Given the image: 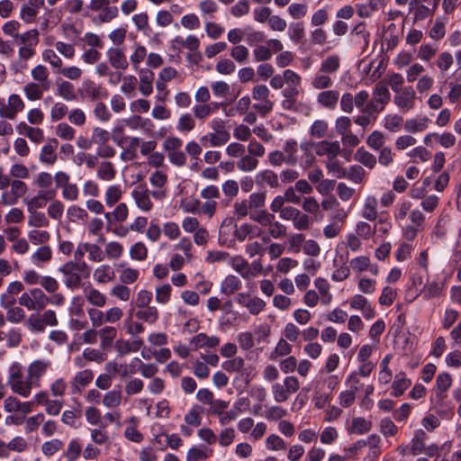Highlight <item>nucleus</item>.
Masks as SVG:
<instances>
[{
    "label": "nucleus",
    "mask_w": 461,
    "mask_h": 461,
    "mask_svg": "<svg viewBox=\"0 0 461 461\" xmlns=\"http://www.w3.org/2000/svg\"><path fill=\"white\" fill-rule=\"evenodd\" d=\"M59 272L63 275V282L70 290L78 289L82 280L88 278L91 268L86 262L68 261L59 267Z\"/></svg>",
    "instance_id": "1"
},
{
    "label": "nucleus",
    "mask_w": 461,
    "mask_h": 461,
    "mask_svg": "<svg viewBox=\"0 0 461 461\" xmlns=\"http://www.w3.org/2000/svg\"><path fill=\"white\" fill-rule=\"evenodd\" d=\"M7 384L13 393L23 397H28L31 394L32 388L34 384H31V378H24L22 366L18 363L12 365L9 370Z\"/></svg>",
    "instance_id": "2"
},
{
    "label": "nucleus",
    "mask_w": 461,
    "mask_h": 461,
    "mask_svg": "<svg viewBox=\"0 0 461 461\" xmlns=\"http://www.w3.org/2000/svg\"><path fill=\"white\" fill-rule=\"evenodd\" d=\"M300 388L299 380L295 376H286L284 383H275L271 391L276 402H286L290 394L296 393Z\"/></svg>",
    "instance_id": "3"
},
{
    "label": "nucleus",
    "mask_w": 461,
    "mask_h": 461,
    "mask_svg": "<svg viewBox=\"0 0 461 461\" xmlns=\"http://www.w3.org/2000/svg\"><path fill=\"white\" fill-rule=\"evenodd\" d=\"M416 94L411 86H405L396 93L393 98L394 104L403 112L411 110L415 104Z\"/></svg>",
    "instance_id": "4"
},
{
    "label": "nucleus",
    "mask_w": 461,
    "mask_h": 461,
    "mask_svg": "<svg viewBox=\"0 0 461 461\" xmlns=\"http://www.w3.org/2000/svg\"><path fill=\"white\" fill-rule=\"evenodd\" d=\"M82 97L86 98L91 102L104 98L107 96V91L101 86H97L94 81L87 79L83 82L82 89L80 90Z\"/></svg>",
    "instance_id": "5"
},
{
    "label": "nucleus",
    "mask_w": 461,
    "mask_h": 461,
    "mask_svg": "<svg viewBox=\"0 0 461 461\" xmlns=\"http://www.w3.org/2000/svg\"><path fill=\"white\" fill-rule=\"evenodd\" d=\"M50 366V362L43 360H35L29 366L28 376L31 378V384H34V387L41 385V378Z\"/></svg>",
    "instance_id": "6"
},
{
    "label": "nucleus",
    "mask_w": 461,
    "mask_h": 461,
    "mask_svg": "<svg viewBox=\"0 0 461 461\" xmlns=\"http://www.w3.org/2000/svg\"><path fill=\"white\" fill-rule=\"evenodd\" d=\"M340 152L339 141L321 140L316 144L315 153L318 156H328V159L335 158Z\"/></svg>",
    "instance_id": "7"
},
{
    "label": "nucleus",
    "mask_w": 461,
    "mask_h": 461,
    "mask_svg": "<svg viewBox=\"0 0 461 461\" xmlns=\"http://www.w3.org/2000/svg\"><path fill=\"white\" fill-rule=\"evenodd\" d=\"M56 195L54 190L50 191H40L36 196L30 200H26L28 212H36L35 209L42 208L45 206L47 201L52 200Z\"/></svg>",
    "instance_id": "8"
},
{
    "label": "nucleus",
    "mask_w": 461,
    "mask_h": 461,
    "mask_svg": "<svg viewBox=\"0 0 461 461\" xmlns=\"http://www.w3.org/2000/svg\"><path fill=\"white\" fill-rule=\"evenodd\" d=\"M220 344V339L216 336H207L205 333H199L192 338L190 345L194 350L201 348H214Z\"/></svg>",
    "instance_id": "9"
},
{
    "label": "nucleus",
    "mask_w": 461,
    "mask_h": 461,
    "mask_svg": "<svg viewBox=\"0 0 461 461\" xmlns=\"http://www.w3.org/2000/svg\"><path fill=\"white\" fill-rule=\"evenodd\" d=\"M58 146V140L55 138L50 139L41 149L40 161L48 165H53L57 160L56 149Z\"/></svg>",
    "instance_id": "10"
},
{
    "label": "nucleus",
    "mask_w": 461,
    "mask_h": 461,
    "mask_svg": "<svg viewBox=\"0 0 461 461\" xmlns=\"http://www.w3.org/2000/svg\"><path fill=\"white\" fill-rule=\"evenodd\" d=\"M106 55L113 68L124 70L129 67L127 58L121 49L110 48Z\"/></svg>",
    "instance_id": "11"
},
{
    "label": "nucleus",
    "mask_w": 461,
    "mask_h": 461,
    "mask_svg": "<svg viewBox=\"0 0 461 461\" xmlns=\"http://www.w3.org/2000/svg\"><path fill=\"white\" fill-rule=\"evenodd\" d=\"M25 105L19 95L13 94L8 97V104H6V113L5 118L14 120L17 113L24 109Z\"/></svg>",
    "instance_id": "12"
},
{
    "label": "nucleus",
    "mask_w": 461,
    "mask_h": 461,
    "mask_svg": "<svg viewBox=\"0 0 461 461\" xmlns=\"http://www.w3.org/2000/svg\"><path fill=\"white\" fill-rule=\"evenodd\" d=\"M132 197L135 200L137 206L145 212H149L152 208V203L149 196V192L141 185L137 186L132 191Z\"/></svg>",
    "instance_id": "13"
},
{
    "label": "nucleus",
    "mask_w": 461,
    "mask_h": 461,
    "mask_svg": "<svg viewBox=\"0 0 461 461\" xmlns=\"http://www.w3.org/2000/svg\"><path fill=\"white\" fill-rule=\"evenodd\" d=\"M117 335V330L114 327L105 326L98 330L100 337V348L105 351L109 349Z\"/></svg>",
    "instance_id": "14"
},
{
    "label": "nucleus",
    "mask_w": 461,
    "mask_h": 461,
    "mask_svg": "<svg viewBox=\"0 0 461 461\" xmlns=\"http://www.w3.org/2000/svg\"><path fill=\"white\" fill-rule=\"evenodd\" d=\"M256 183L260 186L268 185L271 188H276L279 185L277 175L270 169L258 173L256 176Z\"/></svg>",
    "instance_id": "15"
},
{
    "label": "nucleus",
    "mask_w": 461,
    "mask_h": 461,
    "mask_svg": "<svg viewBox=\"0 0 461 461\" xmlns=\"http://www.w3.org/2000/svg\"><path fill=\"white\" fill-rule=\"evenodd\" d=\"M372 99L376 103H380L384 106L390 102L391 94L385 83L380 81L375 85L372 92Z\"/></svg>",
    "instance_id": "16"
},
{
    "label": "nucleus",
    "mask_w": 461,
    "mask_h": 461,
    "mask_svg": "<svg viewBox=\"0 0 461 461\" xmlns=\"http://www.w3.org/2000/svg\"><path fill=\"white\" fill-rule=\"evenodd\" d=\"M339 93L336 90L321 92L317 96L318 103L328 109H334L337 106Z\"/></svg>",
    "instance_id": "17"
},
{
    "label": "nucleus",
    "mask_w": 461,
    "mask_h": 461,
    "mask_svg": "<svg viewBox=\"0 0 461 461\" xmlns=\"http://www.w3.org/2000/svg\"><path fill=\"white\" fill-rule=\"evenodd\" d=\"M32 77L37 81V83L41 84V86L44 88L45 91H49L51 86V83L49 80V70L43 65H38L32 69Z\"/></svg>",
    "instance_id": "18"
},
{
    "label": "nucleus",
    "mask_w": 461,
    "mask_h": 461,
    "mask_svg": "<svg viewBox=\"0 0 461 461\" xmlns=\"http://www.w3.org/2000/svg\"><path fill=\"white\" fill-rule=\"evenodd\" d=\"M154 80V73L151 70L145 69L140 72V92L148 96L152 93V82Z\"/></svg>",
    "instance_id": "19"
},
{
    "label": "nucleus",
    "mask_w": 461,
    "mask_h": 461,
    "mask_svg": "<svg viewBox=\"0 0 461 461\" xmlns=\"http://www.w3.org/2000/svg\"><path fill=\"white\" fill-rule=\"evenodd\" d=\"M427 438V434L422 429H418L414 432V436L411 439V454L412 456L420 455L425 450V439Z\"/></svg>",
    "instance_id": "20"
},
{
    "label": "nucleus",
    "mask_w": 461,
    "mask_h": 461,
    "mask_svg": "<svg viewBox=\"0 0 461 461\" xmlns=\"http://www.w3.org/2000/svg\"><path fill=\"white\" fill-rule=\"evenodd\" d=\"M411 384V380L407 379L403 373L397 374L392 384L393 391L391 394L394 397L402 395Z\"/></svg>",
    "instance_id": "21"
},
{
    "label": "nucleus",
    "mask_w": 461,
    "mask_h": 461,
    "mask_svg": "<svg viewBox=\"0 0 461 461\" xmlns=\"http://www.w3.org/2000/svg\"><path fill=\"white\" fill-rule=\"evenodd\" d=\"M115 273L112 267L102 265L95 268L94 272V279L100 284L107 283L113 280Z\"/></svg>",
    "instance_id": "22"
},
{
    "label": "nucleus",
    "mask_w": 461,
    "mask_h": 461,
    "mask_svg": "<svg viewBox=\"0 0 461 461\" xmlns=\"http://www.w3.org/2000/svg\"><path fill=\"white\" fill-rule=\"evenodd\" d=\"M30 292L33 305H35V311L43 310L51 303V298L47 296L41 289L32 288Z\"/></svg>",
    "instance_id": "23"
},
{
    "label": "nucleus",
    "mask_w": 461,
    "mask_h": 461,
    "mask_svg": "<svg viewBox=\"0 0 461 461\" xmlns=\"http://www.w3.org/2000/svg\"><path fill=\"white\" fill-rule=\"evenodd\" d=\"M268 161L272 166L279 167L283 163H286L288 165H295L296 164V157L295 156H285L283 152L279 150L272 151L268 154Z\"/></svg>",
    "instance_id": "24"
},
{
    "label": "nucleus",
    "mask_w": 461,
    "mask_h": 461,
    "mask_svg": "<svg viewBox=\"0 0 461 461\" xmlns=\"http://www.w3.org/2000/svg\"><path fill=\"white\" fill-rule=\"evenodd\" d=\"M354 158L370 169L374 168L376 165L375 156L366 150L363 147L357 149Z\"/></svg>",
    "instance_id": "25"
},
{
    "label": "nucleus",
    "mask_w": 461,
    "mask_h": 461,
    "mask_svg": "<svg viewBox=\"0 0 461 461\" xmlns=\"http://www.w3.org/2000/svg\"><path fill=\"white\" fill-rule=\"evenodd\" d=\"M43 92H46L41 84L36 82L27 83L23 86V93L26 98L30 101H37L41 99Z\"/></svg>",
    "instance_id": "26"
},
{
    "label": "nucleus",
    "mask_w": 461,
    "mask_h": 461,
    "mask_svg": "<svg viewBox=\"0 0 461 461\" xmlns=\"http://www.w3.org/2000/svg\"><path fill=\"white\" fill-rule=\"evenodd\" d=\"M232 267L243 277L249 278L254 276L255 273L252 272L251 267L247 260L241 257H236L232 259Z\"/></svg>",
    "instance_id": "27"
},
{
    "label": "nucleus",
    "mask_w": 461,
    "mask_h": 461,
    "mask_svg": "<svg viewBox=\"0 0 461 461\" xmlns=\"http://www.w3.org/2000/svg\"><path fill=\"white\" fill-rule=\"evenodd\" d=\"M372 429V422L366 420L365 418L357 417L352 420L351 427L348 429L349 433L362 435Z\"/></svg>",
    "instance_id": "28"
},
{
    "label": "nucleus",
    "mask_w": 461,
    "mask_h": 461,
    "mask_svg": "<svg viewBox=\"0 0 461 461\" xmlns=\"http://www.w3.org/2000/svg\"><path fill=\"white\" fill-rule=\"evenodd\" d=\"M94 378V374L91 370L86 369L81 372H78L73 380V393L75 392H80V389L78 388V385L85 387L89 383L92 382Z\"/></svg>",
    "instance_id": "29"
},
{
    "label": "nucleus",
    "mask_w": 461,
    "mask_h": 461,
    "mask_svg": "<svg viewBox=\"0 0 461 461\" xmlns=\"http://www.w3.org/2000/svg\"><path fill=\"white\" fill-rule=\"evenodd\" d=\"M240 280L235 276H228L221 283V292L226 295L232 294L240 288Z\"/></svg>",
    "instance_id": "30"
},
{
    "label": "nucleus",
    "mask_w": 461,
    "mask_h": 461,
    "mask_svg": "<svg viewBox=\"0 0 461 461\" xmlns=\"http://www.w3.org/2000/svg\"><path fill=\"white\" fill-rule=\"evenodd\" d=\"M428 123L429 119L427 117H422L419 120L410 119L405 122L404 130L411 133L423 131L427 129Z\"/></svg>",
    "instance_id": "31"
},
{
    "label": "nucleus",
    "mask_w": 461,
    "mask_h": 461,
    "mask_svg": "<svg viewBox=\"0 0 461 461\" xmlns=\"http://www.w3.org/2000/svg\"><path fill=\"white\" fill-rule=\"evenodd\" d=\"M104 217L109 223L113 219L116 221H123L128 217V207L123 203H119L113 212H106Z\"/></svg>",
    "instance_id": "32"
},
{
    "label": "nucleus",
    "mask_w": 461,
    "mask_h": 461,
    "mask_svg": "<svg viewBox=\"0 0 461 461\" xmlns=\"http://www.w3.org/2000/svg\"><path fill=\"white\" fill-rule=\"evenodd\" d=\"M212 454V449L202 448L201 447H193L187 452L186 461L203 460L211 456Z\"/></svg>",
    "instance_id": "33"
},
{
    "label": "nucleus",
    "mask_w": 461,
    "mask_h": 461,
    "mask_svg": "<svg viewBox=\"0 0 461 461\" xmlns=\"http://www.w3.org/2000/svg\"><path fill=\"white\" fill-rule=\"evenodd\" d=\"M339 58L337 55H331L321 62L320 71L325 74L334 73L339 68Z\"/></svg>",
    "instance_id": "34"
},
{
    "label": "nucleus",
    "mask_w": 461,
    "mask_h": 461,
    "mask_svg": "<svg viewBox=\"0 0 461 461\" xmlns=\"http://www.w3.org/2000/svg\"><path fill=\"white\" fill-rule=\"evenodd\" d=\"M376 206L377 201L375 197L368 196L365 202L363 217L368 221H375L377 217Z\"/></svg>",
    "instance_id": "35"
},
{
    "label": "nucleus",
    "mask_w": 461,
    "mask_h": 461,
    "mask_svg": "<svg viewBox=\"0 0 461 461\" xmlns=\"http://www.w3.org/2000/svg\"><path fill=\"white\" fill-rule=\"evenodd\" d=\"M288 36L295 43H299L304 37V26L303 22L292 23L288 28Z\"/></svg>",
    "instance_id": "36"
},
{
    "label": "nucleus",
    "mask_w": 461,
    "mask_h": 461,
    "mask_svg": "<svg viewBox=\"0 0 461 461\" xmlns=\"http://www.w3.org/2000/svg\"><path fill=\"white\" fill-rule=\"evenodd\" d=\"M122 393L113 390L106 393L103 398V404L107 408H114L121 404Z\"/></svg>",
    "instance_id": "37"
},
{
    "label": "nucleus",
    "mask_w": 461,
    "mask_h": 461,
    "mask_svg": "<svg viewBox=\"0 0 461 461\" xmlns=\"http://www.w3.org/2000/svg\"><path fill=\"white\" fill-rule=\"evenodd\" d=\"M250 219L258 222L263 227H268L275 220L276 216L267 211H260L258 212H250Z\"/></svg>",
    "instance_id": "38"
},
{
    "label": "nucleus",
    "mask_w": 461,
    "mask_h": 461,
    "mask_svg": "<svg viewBox=\"0 0 461 461\" xmlns=\"http://www.w3.org/2000/svg\"><path fill=\"white\" fill-rule=\"evenodd\" d=\"M125 124L132 130L143 129L147 130L148 126H151L149 119H143L140 115H132L125 120Z\"/></svg>",
    "instance_id": "39"
},
{
    "label": "nucleus",
    "mask_w": 461,
    "mask_h": 461,
    "mask_svg": "<svg viewBox=\"0 0 461 461\" xmlns=\"http://www.w3.org/2000/svg\"><path fill=\"white\" fill-rule=\"evenodd\" d=\"M58 95L67 101H72L76 99L75 87L68 81H63L59 85Z\"/></svg>",
    "instance_id": "40"
},
{
    "label": "nucleus",
    "mask_w": 461,
    "mask_h": 461,
    "mask_svg": "<svg viewBox=\"0 0 461 461\" xmlns=\"http://www.w3.org/2000/svg\"><path fill=\"white\" fill-rule=\"evenodd\" d=\"M195 127V121L190 113H185L180 116L176 129L180 132L191 131Z\"/></svg>",
    "instance_id": "41"
},
{
    "label": "nucleus",
    "mask_w": 461,
    "mask_h": 461,
    "mask_svg": "<svg viewBox=\"0 0 461 461\" xmlns=\"http://www.w3.org/2000/svg\"><path fill=\"white\" fill-rule=\"evenodd\" d=\"M145 310L137 312L136 317L149 323H154L158 318V312L156 307L147 306Z\"/></svg>",
    "instance_id": "42"
},
{
    "label": "nucleus",
    "mask_w": 461,
    "mask_h": 461,
    "mask_svg": "<svg viewBox=\"0 0 461 461\" xmlns=\"http://www.w3.org/2000/svg\"><path fill=\"white\" fill-rule=\"evenodd\" d=\"M115 169L113 164L109 161L102 162L99 169L97 170V176L103 180H112L115 176Z\"/></svg>",
    "instance_id": "43"
},
{
    "label": "nucleus",
    "mask_w": 461,
    "mask_h": 461,
    "mask_svg": "<svg viewBox=\"0 0 461 461\" xmlns=\"http://www.w3.org/2000/svg\"><path fill=\"white\" fill-rule=\"evenodd\" d=\"M254 227L251 224L244 223L234 231V237L239 241H244L248 237L252 238L258 236L259 234H254Z\"/></svg>",
    "instance_id": "44"
},
{
    "label": "nucleus",
    "mask_w": 461,
    "mask_h": 461,
    "mask_svg": "<svg viewBox=\"0 0 461 461\" xmlns=\"http://www.w3.org/2000/svg\"><path fill=\"white\" fill-rule=\"evenodd\" d=\"M258 160L252 156H244L237 162V167L243 172H249L257 168Z\"/></svg>",
    "instance_id": "45"
},
{
    "label": "nucleus",
    "mask_w": 461,
    "mask_h": 461,
    "mask_svg": "<svg viewBox=\"0 0 461 461\" xmlns=\"http://www.w3.org/2000/svg\"><path fill=\"white\" fill-rule=\"evenodd\" d=\"M20 43L27 46L35 47L39 42V32L36 29L30 30L25 33L19 34Z\"/></svg>",
    "instance_id": "46"
},
{
    "label": "nucleus",
    "mask_w": 461,
    "mask_h": 461,
    "mask_svg": "<svg viewBox=\"0 0 461 461\" xmlns=\"http://www.w3.org/2000/svg\"><path fill=\"white\" fill-rule=\"evenodd\" d=\"M82 446L78 440L73 439L69 442L65 453L68 457L67 461H76L81 455Z\"/></svg>",
    "instance_id": "47"
},
{
    "label": "nucleus",
    "mask_w": 461,
    "mask_h": 461,
    "mask_svg": "<svg viewBox=\"0 0 461 461\" xmlns=\"http://www.w3.org/2000/svg\"><path fill=\"white\" fill-rule=\"evenodd\" d=\"M122 197V189L119 185H111L105 193V203L108 206H113Z\"/></svg>",
    "instance_id": "48"
},
{
    "label": "nucleus",
    "mask_w": 461,
    "mask_h": 461,
    "mask_svg": "<svg viewBox=\"0 0 461 461\" xmlns=\"http://www.w3.org/2000/svg\"><path fill=\"white\" fill-rule=\"evenodd\" d=\"M39 14V10L28 5L27 4H23L21 8L20 17L26 23H31L34 22L37 15Z\"/></svg>",
    "instance_id": "49"
},
{
    "label": "nucleus",
    "mask_w": 461,
    "mask_h": 461,
    "mask_svg": "<svg viewBox=\"0 0 461 461\" xmlns=\"http://www.w3.org/2000/svg\"><path fill=\"white\" fill-rule=\"evenodd\" d=\"M328 131V123L324 120L315 121L311 127V135L312 137L321 139L326 136Z\"/></svg>",
    "instance_id": "50"
},
{
    "label": "nucleus",
    "mask_w": 461,
    "mask_h": 461,
    "mask_svg": "<svg viewBox=\"0 0 461 461\" xmlns=\"http://www.w3.org/2000/svg\"><path fill=\"white\" fill-rule=\"evenodd\" d=\"M56 134L65 140H71L75 137V130L69 124L61 122L56 127Z\"/></svg>",
    "instance_id": "51"
},
{
    "label": "nucleus",
    "mask_w": 461,
    "mask_h": 461,
    "mask_svg": "<svg viewBox=\"0 0 461 461\" xmlns=\"http://www.w3.org/2000/svg\"><path fill=\"white\" fill-rule=\"evenodd\" d=\"M230 57L239 63H245L249 57V50L244 45H236L230 50Z\"/></svg>",
    "instance_id": "52"
},
{
    "label": "nucleus",
    "mask_w": 461,
    "mask_h": 461,
    "mask_svg": "<svg viewBox=\"0 0 461 461\" xmlns=\"http://www.w3.org/2000/svg\"><path fill=\"white\" fill-rule=\"evenodd\" d=\"M365 174V169L361 166L355 165L348 169L347 178L356 184H359L363 181Z\"/></svg>",
    "instance_id": "53"
},
{
    "label": "nucleus",
    "mask_w": 461,
    "mask_h": 461,
    "mask_svg": "<svg viewBox=\"0 0 461 461\" xmlns=\"http://www.w3.org/2000/svg\"><path fill=\"white\" fill-rule=\"evenodd\" d=\"M130 255L132 259L144 260L148 256V249L142 242H137L131 246Z\"/></svg>",
    "instance_id": "54"
},
{
    "label": "nucleus",
    "mask_w": 461,
    "mask_h": 461,
    "mask_svg": "<svg viewBox=\"0 0 461 461\" xmlns=\"http://www.w3.org/2000/svg\"><path fill=\"white\" fill-rule=\"evenodd\" d=\"M384 138L381 131H375L367 138L366 143L373 149L378 150L384 145Z\"/></svg>",
    "instance_id": "55"
},
{
    "label": "nucleus",
    "mask_w": 461,
    "mask_h": 461,
    "mask_svg": "<svg viewBox=\"0 0 461 461\" xmlns=\"http://www.w3.org/2000/svg\"><path fill=\"white\" fill-rule=\"evenodd\" d=\"M86 300L96 307H102L105 304L106 297L96 289H91L86 294Z\"/></svg>",
    "instance_id": "56"
},
{
    "label": "nucleus",
    "mask_w": 461,
    "mask_h": 461,
    "mask_svg": "<svg viewBox=\"0 0 461 461\" xmlns=\"http://www.w3.org/2000/svg\"><path fill=\"white\" fill-rule=\"evenodd\" d=\"M268 234L274 239L283 238L286 235V227L275 220L267 227Z\"/></svg>",
    "instance_id": "57"
},
{
    "label": "nucleus",
    "mask_w": 461,
    "mask_h": 461,
    "mask_svg": "<svg viewBox=\"0 0 461 461\" xmlns=\"http://www.w3.org/2000/svg\"><path fill=\"white\" fill-rule=\"evenodd\" d=\"M28 223L33 227H45L49 225V221L42 212H30Z\"/></svg>",
    "instance_id": "58"
},
{
    "label": "nucleus",
    "mask_w": 461,
    "mask_h": 461,
    "mask_svg": "<svg viewBox=\"0 0 461 461\" xmlns=\"http://www.w3.org/2000/svg\"><path fill=\"white\" fill-rule=\"evenodd\" d=\"M40 285L49 294L56 293L59 287V282L52 276H41Z\"/></svg>",
    "instance_id": "59"
},
{
    "label": "nucleus",
    "mask_w": 461,
    "mask_h": 461,
    "mask_svg": "<svg viewBox=\"0 0 461 461\" xmlns=\"http://www.w3.org/2000/svg\"><path fill=\"white\" fill-rule=\"evenodd\" d=\"M51 249L49 246H42L32 255V260L35 262H48L51 259Z\"/></svg>",
    "instance_id": "60"
},
{
    "label": "nucleus",
    "mask_w": 461,
    "mask_h": 461,
    "mask_svg": "<svg viewBox=\"0 0 461 461\" xmlns=\"http://www.w3.org/2000/svg\"><path fill=\"white\" fill-rule=\"evenodd\" d=\"M139 277V271L131 267H125L120 275L122 284L130 285L134 283Z\"/></svg>",
    "instance_id": "61"
},
{
    "label": "nucleus",
    "mask_w": 461,
    "mask_h": 461,
    "mask_svg": "<svg viewBox=\"0 0 461 461\" xmlns=\"http://www.w3.org/2000/svg\"><path fill=\"white\" fill-rule=\"evenodd\" d=\"M266 444L271 450H282L286 448V444L279 436L276 434L269 435L267 438Z\"/></svg>",
    "instance_id": "62"
},
{
    "label": "nucleus",
    "mask_w": 461,
    "mask_h": 461,
    "mask_svg": "<svg viewBox=\"0 0 461 461\" xmlns=\"http://www.w3.org/2000/svg\"><path fill=\"white\" fill-rule=\"evenodd\" d=\"M63 447V443L59 439H52L42 444L41 449L46 456H52Z\"/></svg>",
    "instance_id": "63"
},
{
    "label": "nucleus",
    "mask_w": 461,
    "mask_h": 461,
    "mask_svg": "<svg viewBox=\"0 0 461 461\" xmlns=\"http://www.w3.org/2000/svg\"><path fill=\"white\" fill-rule=\"evenodd\" d=\"M452 384L451 375L447 373L439 374L436 379V386L438 391L445 393Z\"/></svg>",
    "instance_id": "64"
}]
</instances>
